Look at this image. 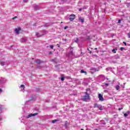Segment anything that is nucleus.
<instances>
[{
	"label": "nucleus",
	"mask_w": 130,
	"mask_h": 130,
	"mask_svg": "<svg viewBox=\"0 0 130 130\" xmlns=\"http://www.w3.org/2000/svg\"><path fill=\"white\" fill-rule=\"evenodd\" d=\"M85 95L83 96L82 100L85 102H87L88 100H91V98H90V94L88 93V92H85Z\"/></svg>",
	"instance_id": "obj_1"
},
{
	"label": "nucleus",
	"mask_w": 130,
	"mask_h": 130,
	"mask_svg": "<svg viewBox=\"0 0 130 130\" xmlns=\"http://www.w3.org/2000/svg\"><path fill=\"white\" fill-rule=\"evenodd\" d=\"M70 17H70L69 18L70 21H71V22H73V21H74V20H75V19L76 15L74 14H72L70 15Z\"/></svg>",
	"instance_id": "obj_2"
},
{
	"label": "nucleus",
	"mask_w": 130,
	"mask_h": 130,
	"mask_svg": "<svg viewBox=\"0 0 130 130\" xmlns=\"http://www.w3.org/2000/svg\"><path fill=\"white\" fill-rule=\"evenodd\" d=\"M99 99L100 101H104V98H103V95L101 94H99Z\"/></svg>",
	"instance_id": "obj_3"
},
{
	"label": "nucleus",
	"mask_w": 130,
	"mask_h": 130,
	"mask_svg": "<svg viewBox=\"0 0 130 130\" xmlns=\"http://www.w3.org/2000/svg\"><path fill=\"white\" fill-rule=\"evenodd\" d=\"M20 31H21V27L20 26H18L17 28L15 29L16 34H19Z\"/></svg>",
	"instance_id": "obj_4"
},
{
	"label": "nucleus",
	"mask_w": 130,
	"mask_h": 130,
	"mask_svg": "<svg viewBox=\"0 0 130 130\" xmlns=\"http://www.w3.org/2000/svg\"><path fill=\"white\" fill-rule=\"evenodd\" d=\"M91 73L94 74V73H96V72H99V70H96L95 69H90Z\"/></svg>",
	"instance_id": "obj_5"
},
{
	"label": "nucleus",
	"mask_w": 130,
	"mask_h": 130,
	"mask_svg": "<svg viewBox=\"0 0 130 130\" xmlns=\"http://www.w3.org/2000/svg\"><path fill=\"white\" fill-rule=\"evenodd\" d=\"M36 115H37V113L29 114L27 117V118H30V117H32V116H36Z\"/></svg>",
	"instance_id": "obj_6"
},
{
	"label": "nucleus",
	"mask_w": 130,
	"mask_h": 130,
	"mask_svg": "<svg viewBox=\"0 0 130 130\" xmlns=\"http://www.w3.org/2000/svg\"><path fill=\"white\" fill-rule=\"evenodd\" d=\"M73 51H74V49H73V47H71L70 48V51L69 52V54L70 55H74V52Z\"/></svg>",
	"instance_id": "obj_7"
},
{
	"label": "nucleus",
	"mask_w": 130,
	"mask_h": 130,
	"mask_svg": "<svg viewBox=\"0 0 130 130\" xmlns=\"http://www.w3.org/2000/svg\"><path fill=\"white\" fill-rule=\"evenodd\" d=\"M129 114H130V111H127L126 113L124 114V116H125V117H126V116H127L128 115H129Z\"/></svg>",
	"instance_id": "obj_8"
},
{
	"label": "nucleus",
	"mask_w": 130,
	"mask_h": 130,
	"mask_svg": "<svg viewBox=\"0 0 130 130\" xmlns=\"http://www.w3.org/2000/svg\"><path fill=\"white\" fill-rule=\"evenodd\" d=\"M79 20L80 21L81 23H84V22H85V20L84 19V18H83V17H79Z\"/></svg>",
	"instance_id": "obj_9"
},
{
	"label": "nucleus",
	"mask_w": 130,
	"mask_h": 130,
	"mask_svg": "<svg viewBox=\"0 0 130 130\" xmlns=\"http://www.w3.org/2000/svg\"><path fill=\"white\" fill-rule=\"evenodd\" d=\"M36 63H38L39 64L40 63H41V61L39 59H37L35 61Z\"/></svg>",
	"instance_id": "obj_10"
},
{
	"label": "nucleus",
	"mask_w": 130,
	"mask_h": 130,
	"mask_svg": "<svg viewBox=\"0 0 130 130\" xmlns=\"http://www.w3.org/2000/svg\"><path fill=\"white\" fill-rule=\"evenodd\" d=\"M70 124V123L69 122H68V121H66L65 122V124H64V126L65 127H68V125H69Z\"/></svg>",
	"instance_id": "obj_11"
},
{
	"label": "nucleus",
	"mask_w": 130,
	"mask_h": 130,
	"mask_svg": "<svg viewBox=\"0 0 130 130\" xmlns=\"http://www.w3.org/2000/svg\"><path fill=\"white\" fill-rule=\"evenodd\" d=\"M81 74H85V75H87V72L84 71L83 70H81Z\"/></svg>",
	"instance_id": "obj_12"
},
{
	"label": "nucleus",
	"mask_w": 130,
	"mask_h": 130,
	"mask_svg": "<svg viewBox=\"0 0 130 130\" xmlns=\"http://www.w3.org/2000/svg\"><path fill=\"white\" fill-rule=\"evenodd\" d=\"M94 108H98L99 107V106L98 105V104L95 103L94 104Z\"/></svg>",
	"instance_id": "obj_13"
},
{
	"label": "nucleus",
	"mask_w": 130,
	"mask_h": 130,
	"mask_svg": "<svg viewBox=\"0 0 130 130\" xmlns=\"http://www.w3.org/2000/svg\"><path fill=\"white\" fill-rule=\"evenodd\" d=\"M117 50V49L116 48V49H113L112 51L113 53H116V51Z\"/></svg>",
	"instance_id": "obj_14"
},
{
	"label": "nucleus",
	"mask_w": 130,
	"mask_h": 130,
	"mask_svg": "<svg viewBox=\"0 0 130 130\" xmlns=\"http://www.w3.org/2000/svg\"><path fill=\"white\" fill-rule=\"evenodd\" d=\"M36 36H38V37H41V36H42L41 35H40L39 34V32H36Z\"/></svg>",
	"instance_id": "obj_15"
},
{
	"label": "nucleus",
	"mask_w": 130,
	"mask_h": 130,
	"mask_svg": "<svg viewBox=\"0 0 130 130\" xmlns=\"http://www.w3.org/2000/svg\"><path fill=\"white\" fill-rule=\"evenodd\" d=\"M119 88L120 86L118 85L116 86V90H117V91H118V90H119Z\"/></svg>",
	"instance_id": "obj_16"
},
{
	"label": "nucleus",
	"mask_w": 130,
	"mask_h": 130,
	"mask_svg": "<svg viewBox=\"0 0 130 130\" xmlns=\"http://www.w3.org/2000/svg\"><path fill=\"white\" fill-rule=\"evenodd\" d=\"M88 91H89V93H91V88H87L86 89V92H87V93H88Z\"/></svg>",
	"instance_id": "obj_17"
},
{
	"label": "nucleus",
	"mask_w": 130,
	"mask_h": 130,
	"mask_svg": "<svg viewBox=\"0 0 130 130\" xmlns=\"http://www.w3.org/2000/svg\"><path fill=\"white\" fill-rule=\"evenodd\" d=\"M99 109H100V110H103V108H102V106H99Z\"/></svg>",
	"instance_id": "obj_18"
},
{
	"label": "nucleus",
	"mask_w": 130,
	"mask_h": 130,
	"mask_svg": "<svg viewBox=\"0 0 130 130\" xmlns=\"http://www.w3.org/2000/svg\"><path fill=\"white\" fill-rule=\"evenodd\" d=\"M56 121H57V120L54 119V120H52V123H54L55 122H56Z\"/></svg>",
	"instance_id": "obj_19"
},
{
	"label": "nucleus",
	"mask_w": 130,
	"mask_h": 130,
	"mask_svg": "<svg viewBox=\"0 0 130 130\" xmlns=\"http://www.w3.org/2000/svg\"><path fill=\"white\" fill-rule=\"evenodd\" d=\"M20 87H21V88H23V90H24V88H25V85L22 84V85H21Z\"/></svg>",
	"instance_id": "obj_20"
},
{
	"label": "nucleus",
	"mask_w": 130,
	"mask_h": 130,
	"mask_svg": "<svg viewBox=\"0 0 130 130\" xmlns=\"http://www.w3.org/2000/svg\"><path fill=\"white\" fill-rule=\"evenodd\" d=\"M53 47H54L53 45L50 46V48H51V49H53Z\"/></svg>",
	"instance_id": "obj_21"
},
{
	"label": "nucleus",
	"mask_w": 130,
	"mask_h": 130,
	"mask_svg": "<svg viewBox=\"0 0 130 130\" xmlns=\"http://www.w3.org/2000/svg\"><path fill=\"white\" fill-rule=\"evenodd\" d=\"M27 2H28V0H23V3H27Z\"/></svg>",
	"instance_id": "obj_22"
},
{
	"label": "nucleus",
	"mask_w": 130,
	"mask_h": 130,
	"mask_svg": "<svg viewBox=\"0 0 130 130\" xmlns=\"http://www.w3.org/2000/svg\"><path fill=\"white\" fill-rule=\"evenodd\" d=\"M61 80H62V81H64V77H62V78H61Z\"/></svg>",
	"instance_id": "obj_23"
},
{
	"label": "nucleus",
	"mask_w": 130,
	"mask_h": 130,
	"mask_svg": "<svg viewBox=\"0 0 130 130\" xmlns=\"http://www.w3.org/2000/svg\"><path fill=\"white\" fill-rule=\"evenodd\" d=\"M17 17L15 16L13 18V20H15V19H17Z\"/></svg>",
	"instance_id": "obj_24"
},
{
	"label": "nucleus",
	"mask_w": 130,
	"mask_h": 130,
	"mask_svg": "<svg viewBox=\"0 0 130 130\" xmlns=\"http://www.w3.org/2000/svg\"><path fill=\"white\" fill-rule=\"evenodd\" d=\"M123 49H124V47H121L120 48V50H123Z\"/></svg>",
	"instance_id": "obj_25"
},
{
	"label": "nucleus",
	"mask_w": 130,
	"mask_h": 130,
	"mask_svg": "<svg viewBox=\"0 0 130 130\" xmlns=\"http://www.w3.org/2000/svg\"><path fill=\"white\" fill-rule=\"evenodd\" d=\"M121 22V20H119L118 21V23L119 24H120V22Z\"/></svg>",
	"instance_id": "obj_26"
},
{
	"label": "nucleus",
	"mask_w": 130,
	"mask_h": 130,
	"mask_svg": "<svg viewBox=\"0 0 130 130\" xmlns=\"http://www.w3.org/2000/svg\"><path fill=\"white\" fill-rule=\"evenodd\" d=\"M105 85L107 87V86H109V84L108 83H106Z\"/></svg>",
	"instance_id": "obj_27"
},
{
	"label": "nucleus",
	"mask_w": 130,
	"mask_h": 130,
	"mask_svg": "<svg viewBox=\"0 0 130 130\" xmlns=\"http://www.w3.org/2000/svg\"><path fill=\"white\" fill-rule=\"evenodd\" d=\"M123 44H125V46H126V43L125 42H123Z\"/></svg>",
	"instance_id": "obj_28"
},
{
	"label": "nucleus",
	"mask_w": 130,
	"mask_h": 130,
	"mask_svg": "<svg viewBox=\"0 0 130 130\" xmlns=\"http://www.w3.org/2000/svg\"><path fill=\"white\" fill-rule=\"evenodd\" d=\"M49 55L52 54V52H49Z\"/></svg>",
	"instance_id": "obj_29"
},
{
	"label": "nucleus",
	"mask_w": 130,
	"mask_h": 130,
	"mask_svg": "<svg viewBox=\"0 0 130 130\" xmlns=\"http://www.w3.org/2000/svg\"><path fill=\"white\" fill-rule=\"evenodd\" d=\"M2 92H3V89H2V88H0V93H2Z\"/></svg>",
	"instance_id": "obj_30"
},
{
	"label": "nucleus",
	"mask_w": 130,
	"mask_h": 130,
	"mask_svg": "<svg viewBox=\"0 0 130 130\" xmlns=\"http://www.w3.org/2000/svg\"><path fill=\"white\" fill-rule=\"evenodd\" d=\"M68 26H65L64 27V29L66 30V29H68Z\"/></svg>",
	"instance_id": "obj_31"
},
{
	"label": "nucleus",
	"mask_w": 130,
	"mask_h": 130,
	"mask_svg": "<svg viewBox=\"0 0 130 130\" xmlns=\"http://www.w3.org/2000/svg\"><path fill=\"white\" fill-rule=\"evenodd\" d=\"M128 36L129 38H130V32L128 33Z\"/></svg>",
	"instance_id": "obj_32"
},
{
	"label": "nucleus",
	"mask_w": 130,
	"mask_h": 130,
	"mask_svg": "<svg viewBox=\"0 0 130 130\" xmlns=\"http://www.w3.org/2000/svg\"><path fill=\"white\" fill-rule=\"evenodd\" d=\"M127 20H130V17H127Z\"/></svg>",
	"instance_id": "obj_33"
},
{
	"label": "nucleus",
	"mask_w": 130,
	"mask_h": 130,
	"mask_svg": "<svg viewBox=\"0 0 130 130\" xmlns=\"http://www.w3.org/2000/svg\"><path fill=\"white\" fill-rule=\"evenodd\" d=\"M90 39H91V38H90V37H88V38H87V40H90Z\"/></svg>",
	"instance_id": "obj_34"
},
{
	"label": "nucleus",
	"mask_w": 130,
	"mask_h": 130,
	"mask_svg": "<svg viewBox=\"0 0 130 130\" xmlns=\"http://www.w3.org/2000/svg\"><path fill=\"white\" fill-rule=\"evenodd\" d=\"M118 110H119V111H120V110H121V108H119L118 109Z\"/></svg>",
	"instance_id": "obj_35"
},
{
	"label": "nucleus",
	"mask_w": 130,
	"mask_h": 130,
	"mask_svg": "<svg viewBox=\"0 0 130 130\" xmlns=\"http://www.w3.org/2000/svg\"><path fill=\"white\" fill-rule=\"evenodd\" d=\"M89 53L91 54V53H92V51H89Z\"/></svg>",
	"instance_id": "obj_36"
},
{
	"label": "nucleus",
	"mask_w": 130,
	"mask_h": 130,
	"mask_svg": "<svg viewBox=\"0 0 130 130\" xmlns=\"http://www.w3.org/2000/svg\"><path fill=\"white\" fill-rule=\"evenodd\" d=\"M79 11H82V9H79Z\"/></svg>",
	"instance_id": "obj_37"
},
{
	"label": "nucleus",
	"mask_w": 130,
	"mask_h": 130,
	"mask_svg": "<svg viewBox=\"0 0 130 130\" xmlns=\"http://www.w3.org/2000/svg\"><path fill=\"white\" fill-rule=\"evenodd\" d=\"M5 64H2L1 63V66H4Z\"/></svg>",
	"instance_id": "obj_38"
},
{
	"label": "nucleus",
	"mask_w": 130,
	"mask_h": 130,
	"mask_svg": "<svg viewBox=\"0 0 130 130\" xmlns=\"http://www.w3.org/2000/svg\"><path fill=\"white\" fill-rule=\"evenodd\" d=\"M87 50H88L89 51H90V50H89V48H87Z\"/></svg>",
	"instance_id": "obj_39"
},
{
	"label": "nucleus",
	"mask_w": 130,
	"mask_h": 130,
	"mask_svg": "<svg viewBox=\"0 0 130 130\" xmlns=\"http://www.w3.org/2000/svg\"><path fill=\"white\" fill-rule=\"evenodd\" d=\"M62 23H63V22L61 21V24H62Z\"/></svg>",
	"instance_id": "obj_40"
},
{
	"label": "nucleus",
	"mask_w": 130,
	"mask_h": 130,
	"mask_svg": "<svg viewBox=\"0 0 130 130\" xmlns=\"http://www.w3.org/2000/svg\"><path fill=\"white\" fill-rule=\"evenodd\" d=\"M104 13H105V10H104Z\"/></svg>",
	"instance_id": "obj_41"
},
{
	"label": "nucleus",
	"mask_w": 130,
	"mask_h": 130,
	"mask_svg": "<svg viewBox=\"0 0 130 130\" xmlns=\"http://www.w3.org/2000/svg\"><path fill=\"white\" fill-rule=\"evenodd\" d=\"M95 50H97V48H95Z\"/></svg>",
	"instance_id": "obj_42"
},
{
	"label": "nucleus",
	"mask_w": 130,
	"mask_h": 130,
	"mask_svg": "<svg viewBox=\"0 0 130 130\" xmlns=\"http://www.w3.org/2000/svg\"><path fill=\"white\" fill-rule=\"evenodd\" d=\"M75 42H77V41H76Z\"/></svg>",
	"instance_id": "obj_43"
},
{
	"label": "nucleus",
	"mask_w": 130,
	"mask_h": 130,
	"mask_svg": "<svg viewBox=\"0 0 130 130\" xmlns=\"http://www.w3.org/2000/svg\"><path fill=\"white\" fill-rule=\"evenodd\" d=\"M95 130H98L97 129H96Z\"/></svg>",
	"instance_id": "obj_44"
}]
</instances>
